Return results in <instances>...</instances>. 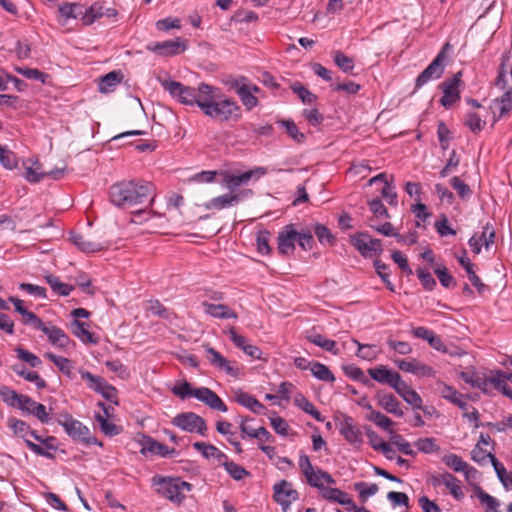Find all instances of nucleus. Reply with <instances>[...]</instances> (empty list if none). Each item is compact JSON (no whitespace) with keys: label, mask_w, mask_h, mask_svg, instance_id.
<instances>
[{"label":"nucleus","mask_w":512,"mask_h":512,"mask_svg":"<svg viewBox=\"0 0 512 512\" xmlns=\"http://www.w3.org/2000/svg\"><path fill=\"white\" fill-rule=\"evenodd\" d=\"M506 372L501 370L490 371V374H485V382L487 384V393L489 394L493 389H500L505 382Z\"/></svg>","instance_id":"obj_44"},{"label":"nucleus","mask_w":512,"mask_h":512,"mask_svg":"<svg viewBox=\"0 0 512 512\" xmlns=\"http://www.w3.org/2000/svg\"><path fill=\"white\" fill-rule=\"evenodd\" d=\"M141 445L142 448L140 453L144 456H147V454H153L166 457L175 452L174 449L170 450L166 445L154 440L150 436L143 437Z\"/></svg>","instance_id":"obj_25"},{"label":"nucleus","mask_w":512,"mask_h":512,"mask_svg":"<svg viewBox=\"0 0 512 512\" xmlns=\"http://www.w3.org/2000/svg\"><path fill=\"white\" fill-rule=\"evenodd\" d=\"M205 351L207 354V359L211 363L212 366L216 367L217 369L224 371L226 374L232 377H238L239 370L234 365V362H230L227 360L222 354H220L216 349L213 347H205Z\"/></svg>","instance_id":"obj_18"},{"label":"nucleus","mask_w":512,"mask_h":512,"mask_svg":"<svg viewBox=\"0 0 512 512\" xmlns=\"http://www.w3.org/2000/svg\"><path fill=\"white\" fill-rule=\"evenodd\" d=\"M354 487L355 490L359 492V496L363 501L378 492V485L375 483L367 484L365 482H358L355 483Z\"/></svg>","instance_id":"obj_61"},{"label":"nucleus","mask_w":512,"mask_h":512,"mask_svg":"<svg viewBox=\"0 0 512 512\" xmlns=\"http://www.w3.org/2000/svg\"><path fill=\"white\" fill-rule=\"evenodd\" d=\"M12 369L17 375L23 377L25 380L35 383L38 389L46 387V381L42 379L37 372L27 370L24 365L16 364Z\"/></svg>","instance_id":"obj_38"},{"label":"nucleus","mask_w":512,"mask_h":512,"mask_svg":"<svg viewBox=\"0 0 512 512\" xmlns=\"http://www.w3.org/2000/svg\"><path fill=\"white\" fill-rule=\"evenodd\" d=\"M72 333L84 343H96L94 335L88 330L87 324L78 319H74L72 324Z\"/></svg>","instance_id":"obj_39"},{"label":"nucleus","mask_w":512,"mask_h":512,"mask_svg":"<svg viewBox=\"0 0 512 512\" xmlns=\"http://www.w3.org/2000/svg\"><path fill=\"white\" fill-rule=\"evenodd\" d=\"M310 371H311L312 375L318 380L326 381V382H334L335 381V377H334L333 373L330 371V369L326 365H324L320 362L312 361V366H311Z\"/></svg>","instance_id":"obj_43"},{"label":"nucleus","mask_w":512,"mask_h":512,"mask_svg":"<svg viewBox=\"0 0 512 512\" xmlns=\"http://www.w3.org/2000/svg\"><path fill=\"white\" fill-rule=\"evenodd\" d=\"M104 16V6L101 2L92 4L88 9L83 11V23L86 25L92 24L95 20Z\"/></svg>","instance_id":"obj_45"},{"label":"nucleus","mask_w":512,"mask_h":512,"mask_svg":"<svg viewBox=\"0 0 512 512\" xmlns=\"http://www.w3.org/2000/svg\"><path fill=\"white\" fill-rule=\"evenodd\" d=\"M43 329L41 331L46 334L49 342L56 347L65 348L69 344V337L64 333V331L53 325L44 324Z\"/></svg>","instance_id":"obj_28"},{"label":"nucleus","mask_w":512,"mask_h":512,"mask_svg":"<svg viewBox=\"0 0 512 512\" xmlns=\"http://www.w3.org/2000/svg\"><path fill=\"white\" fill-rule=\"evenodd\" d=\"M123 80V74L120 71H111L99 79L98 89L102 93H108L118 86Z\"/></svg>","instance_id":"obj_35"},{"label":"nucleus","mask_w":512,"mask_h":512,"mask_svg":"<svg viewBox=\"0 0 512 512\" xmlns=\"http://www.w3.org/2000/svg\"><path fill=\"white\" fill-rule=\"evenodd\" d=\"M202 306L204 308V312L211 317L218 319H237V314L227 305L213 304L208 301H203Z\"/></svg>","instance_id":"obj_29"},{"label":"nucleus","mask_w":512,"mask_h":512,"mask_svg":"<svg viewBox=\"0 0 512 512\" xmlns=\"http://www.w3.org/2000/svg\"><path fill=\"white\" fill-rule=\"evenodd\" d=\"M266 174V169L262 167H258L254 170L246 171L240 173L238 175H225L224 183L228 189L233 190L243 184L249 182V180L256 176L257 178Z\"/></svg>","instance_id":"obj_20"},{"label":"nucleus","mask_w":512,"mask_h":512,"mask_svg":"<svg viewBox=\"0 0 512 512\" xmlns=\"http://www.w3.org/2000/svg\"><path fill=\"white\" fill-rule=\"evenodd\" d=\"M291 88L293 92L298 95V97L304 104H311L317 99L315 94L310 92L306 87H304L300 83L293 84Z\"/></svg>","instance_id":"obj_62"},{"label":"nucleus","mask_w":512,"mask_h":512,"mask_svg":"<svg viewBox=\"0 0 512 512\" xmlns=\"http://www.w3.org/2000/svg\"><path fill=\"white\" fill-rule=\"evenodd\" d=\"M443 72V53H438L434 60L416 78L415 89L421 88L431 80L439 79Z\"/></svg>","instance_id":"obj_11"},{"label":"nucleus","mask_w":512,"mask_h":512,"mask_svg":"<svg viewBox=\"0 0 512 512\" xmlns=\"http://www.w3.org/2000/svg\"><path fill=\"white\" fill-rule=\"evenodd\" d=\"M458 376L468 385L473 388L487 393V384L485 380V373L477 371L474 367H468L458 373Z\"/></svg>","instance_id":"obj_23"},{"label":"nucleus","mask_w":512,"mask_h":512,"mask_svg":"<svg viewBox=\"0 0 512 512\" xmlns=\"http://www.w3.org/2000/svg\"><path fill=\"white\" fill-rule=\"evenodd\" d=\"M233 396L234 400L246 407L247 409L251 410L253 413L261 414L263 410L265 409V406L260 403L254 396L250 395L249 393L243 391L242 389H235L233 390Z\"/></svg>","instance_id":"obj_27"},{"label":"nucleus","mask_w":512,"mask_h":512,"mask_svg":"<svg viewBox=\"0 0 512 512\" xmlns=\"http://www.w3.org/2000/svg\"><path fill=\"white\" fill-rule=\"evenodd\" d=\"M294 403L299 408H301L305 413L309 414L318 422H323L324 417L322 414L315 408L312 402H310L304 395L298 394L294 398Z\"/></svg>","instance_id":"obj_40"},{"label":"nucleus","mask_w":512,"mask_h":512,"mask_svg":"<svg viewBox=\"0 0 512 512\" xmlns=\"http://www.w3.org/2000/svg\"><path fill=\"white\" fill-rule=\"evenodd\" d=\"M23 395L8 386H0V397L8 406L16 408Z\"/></svg>","instance_id":"obj_52"},{"label":"nucleus","mask_w":512,"mask_h":512,"mask_svg":"<svg viewBox=\"0 0 512 512\" xmlns=\"http://www.w3.org/2000/svg\"><path fill=\"white\" fill-rule=\"evenodd\" d=\"M152 194L153 185L149 182L121 181L109 190L111 203L123 209L143 203Z\"/></svg>","instance_id":"obj_1"},{"label":"nucleus","mask_w":512,"mask_h":512,"mask_svg":"<svg viewBox=\"0 0 512 512\" xmlns=\"http://www.w3.org/2000/svg\"><path fill=\"white\" fill-rule=\"evenodd\" d=\"M414 444L420 452L425 454L437 452L440 449V447L436 444L435 439L432 437L419 438Z\"/></svg>","instance_id":"obj_57"},{"label":"nucleus","mask_w":512,"mask_h":512,"mask_svg":"<svg viewBox=\"0 0 512 512\" xmlns=\"http://www.w3.org/2000/svg\"><path fill=\"white\" fill-rule=\"evenodd\" d=\"M251 193H252L251 190H248L246 192H241V193L229 192V193L212 198L211 200H209L208 202H206L204 204V207L207 210H217V211L227 209V208L236 206L243 199L244 196H246L247 194H251Z\"/></svg>","instance_id":"obj_12"},{"label":"nucleus","mask_w":512,"mask_h":512,"mask_svg":"<svg viewBox=\"0 0 512 512\" xmlns=\"http://www.w3.org/2000/svg\"><path fill=\"white\" fill-rule=\"evenodd\" d=\"M29 161L31 162V165H28L27 162L24 163V177L30 183H38L45 177V172L42 171L41 165L38 160Z\"/></svg>","instance_id":"obj_41"},{"label":"nucleus","mask_w":512,"mask_h":512,"mask_svg":"<svg viewBox=\"0 0 512 512\" xmlns=\"http://www.w3.org/2000/svg\"><path fill=\"white\" fill-rule=\"evenodd\" d=\"M368 373L373 380L381 384H387L392 388L401 377L399 373L389 370L384 365L369 368Z\"/></svg>","instance_id":"obj_22"},{"label":"nucleus","mask_w":512,"mask_h":512,"mask_svg":"<svg viewBox=\"0 0 512 512\" xmlns=\"http://www.w3.org/2000/svg\"><path fill=\"white\" fill-rule=\"evenodd\" d=\"M340 434L352 445L360 446L363 443V435L355 425L351 416L343 415L339 421Z\"/></svg>","instance_id":"obj_16"},{"label":"nucleus","mask_w":512,"mask_h":512,"mask_svg":"<svg viewBox=\"0 0 512 512\" xmlns=\"http://www.w3.org/2000/svg\"><path fill=\"white\" fill-rule=\"evenodd\" d=\"M343 371L349 378L358 381L366 386L371 385V381L369 378L366 377L365 373L361 368L354 364L345 365L343 366Z\"/></svg>","instance_id":"obj_51"},{"label":"nucleus","mask_w":512,"mask_h":512,"mask_svg":"<svg viewBox=\"0 0 512 512\" xmlns=\"http://www.w3.org/2000/svg\"><path fill=\"white\" fill-rule=\"evenodd\" d=\"M201 111L207 117L218 121H229L240 117V107L233 99L220 93V90L211 85V91L201 105Z\"/></svg>","instance_id":"obj_2"},{"label":"nucleus","mask_w":512,"mask_h":512,"mask_svg":"<svg viewBox=\"0 0 512 512\" xmlns=\"http://www.w3.org/2000/svg\"><path fill=\"white\" fill-rule=\"evenodd\" d=\"M306 339L310 343H313L314 345L332 353L333 355H338L340 353L339 349L337 348V343L334 340L325 338L321 334H309L306 336Z\"/></svg>","instance_id":"obj_37"},{"label":"nucleus","mask_w":512,"mask_h":512,"mask_svg":"<svg viewBox=\"0 0 512 512\" xmlns=\"http://www.w3.org/2000/svg\"><path fill=\"white\" fill-rule=\"evenodd\" d=\"M158 486V492L171 502L180 504L184 499V491H191L192 485L180 478H164L160 477L155 480Z\"/></svg>","instance_id":"obj_5"},{"label":"nucleus","mask_w":512,"mask_h":512,"mask_svg":"<svg viewBox=\"0 0 512 512\" xmlns=\"http://www.w3.org/2000/svg\"><path fill=\"white\" fill-rule=\"evenodd\" d=\"M231 87L235 90L241 102L248 110L257 106L258 99L245 87V77L236 78L231 83Z\"/></svg>","instance_id":"obj_24"},{"label":"nucleus","mask_w":512,"mask_h":512,"mask_svg":"<svg viewBox=\"0 0 512 512\" xmlns=\"http://www.w3.org/2000/svg\"><path fill=\"white\" fill-rule=\"evenodd\" d=\"M46 281L51 289L58 295L68 296L73 290V286L61 282L59 278L54 275L46 276Z\"/></svg>","instance_id":"obj_49"},{"label":"nucleus","mask_w":512,"mask_h":512,"mask_svg":"<svg viewBox=\"0 0 512 512\" xmlns=\"http://www.w3.org/2000/svg\"><path fill=\"white\" fill-rule=\"evenodd\" d=\"M45 357L49 359L51 362H53L57 368L65 375H67L70 378H73L72 375V364L71 361L67 358L57 356L51 352H48L45 354Z\"/></svg>","instance_id":"obj_47"},{"label":"nucleus","mask_w":512,"mask_h":512,"mask_svg":"<svg viewBox=\"0 0 512 512\" xmlns=\"http://www.w3.org/2000/svg\"><path fill=\"white\" fill-rule=\"evenodd\" d=\"M351 243L356 250L365 258L379 256L382 249L380 239L371 238L368 233L359 232L351 236Z\"/></svg>","instance_id":"obj_8"},{"label":"nucleus","mask_w":512,"mask_h":512,"mask_svg":"<svg viewBox=\"0 0 512 512\" xmlns=\"http://www.w3.org/2000/svg\"><path fill=\"white\" fill-rule=\"evenodd\" d=\"M280 124L285 127L287 134L297 143H302L305 140V135L298 129L297 125L292 120H283Z\"/></svg>","instance_id":"obj_59"},{"label":"nucleus","mask_w":512,"mask_h":512,"mask_svg":"<svg viewBox=\"0 0 512 512\" xmlns=\"http://www.w3.org/2000/svg\"><path fill=\"white\" fill-rule=\"evenodd\" d=\"M458 261L467 272L468 278L472 285L477 288L478 292H482L485 285L481 282V279L476 275L473 269L474 265L471 263L470 259L464 255L460 257Z\"/></svg>","instance_id":"obj_42"},{"label":"nucleus","mask_w":512,"mask_h":512,"mask_svg":"<svg viewBox=\"0 0 512 512\" xmlns=\"http://www.w3.org/2000/svg\"><path fill=\"white\" fill-rule=\"evenodd\" d=\"M80 375L81 378L87 382L88 387L96 393H100L107 382L102 377L93 375L89 371L80 370Z\"/></svg>","instance_id":"obj_50"},{"label":"nucleus","mask_w":512,"mask_h":512,"mask_svg":"<svg viewBox=\"0 0 512 512\" xmlns=\"http://www.w3.org/2000/svg\"><path fill=\"white\" fill-rule=\"evenodd\" d=\"M70 240L80 251L85 253H94L103 249L101 243L87 240L79 233L71 232Z\"/></svg>","instance_id":"obj_32"},{"label":"nucleus","mask_w":512,"mask_h":512,"mask_svg":"<svg viewBox=\"0 0 512 512\" xmlns=\"http://www.w3.org/2000/svg\"><path fill=\"white\" fill-rule=\"evenodd\" d=\"M58 423L64 428L65 432L75 441H80L85 444H95L102 446L101 442L91 435L88 427L83 425L80 421L74 419L69 414L61 415Z\"/></svg>","instance_id":"obj_7"},{"label":"nucleus","mask_w":512,"mask_h":512,"mask_svg":"<svg viewBox=\"0 0 512 512\" xmlns=\"http://www.w3.org/2000/svg\"><path fill=\"white\" fill-rule=\"evenodd\" d=\"M147 50L160 56H174L184 52L187 48V42L176 40H167L155 42L147 45Z\"/></svg>","instance_id":"obj_14"},{"label":"nucleus","mask_w":512,"mask_h":512,"mask_svg":"<svg viewBox=\"0 0 512 512\" xmlns=\"http://www.w3.org/2000/svg\"><path fill=\"white\" fill-rule=\"evenodd\" d=\"M16 353L20 360L28 363L33 368H37L42 364V362L38 356H36L35 354L31 353L30 351H28L26 349L17 348Z\"/></svg>","instance_id":"obj_63"},{"label":"nucleus","mask_w":512,"mask_h":512,"mask_svg":"<svg viewBox=\"0 0 512 512\" xmlns=\"http://www.w3.org/2000/svg\"><path fill=\"white\" fill-rule=\"evenodd\" d=\"M0 163L6 169L12 170L17 167L16 155L0 144Z\"/></svg>","instance_id":"obj_60"},{"label":"nucleus","mask_w":512,"mask_h":512,"mask_svg":"<svg viewBox=\"0 0 512 512\" xmlns=\"http://www.w3.org/2000/svg\"><path fill=\"white\" fill-rule=\"evenodd\" d=\"M357 346L358 351L356 355L364 360L372 361L377 356V350L375 345L371 344H361L358 340H352Z\"/></svg>","instance_id":"obj_55"},{"label":"nucleus","mask_w":512,"mask_h":512,"mask_svg":"<svg viewBox=\"0 0 512 512\" xmlns=\"http://www.w3.org/2000/svg\"><path fill=\"white\" fill-rule=\"evenodd\" d=\"M442 462L451 468L454 472H462L464 473L467 480H469V473L477 474V470L471 467L467 462H465L460 456L457 454H447L442 457Z\"/></svg>","instance_id":"obj_26"},{"label":"nucleus","mask_w":512,"mask_h":512,"mask_svg":"<svg viewBox=\"0 0 512 512\" xmlns=\"http://www.w3.org/2000/svg\"><path fill=\"white\" fill-rule=\"evenodd\" d=\"M172 423L186 432L198 433L202 436H204L207 431L205 420L193 412H185L176 415Z\"/></svg>","instance_id":"obj_9"},{"label":"nucleus","mask_w":512,"mask_h":512,"mask_svg":"<svg viewBox=\"0 0 512 512\" xmlns=\"http://www.w3.org/2000/svg\"><path fill=\"white\" fill-rule=\"evenodd\" d=\"M391 443L395 445L400 452L408 456H414L415 451L412 449L411 444L404 439V437L400 434H397L393 431L390 437Z\"/></svg>","instance_id":"obj_54"},{"label":"nucleus","mask_w":512,"mask_h":512,"mask_svg":"<svg viewBox=\"0 0 512 512\" xmlns=\"http://www.w3.org/2000/svg\"><path fill=\"white\" fill-rule=\"evenodd\" d=\"M274 500L282 507L284 512H287L292 502L296 501L299 494L291 487V484L286 480L274 484Z\"/></svg>","instance_id":"obj_10"},{"label":"nucleus","mask_w":512,"mask_h":512,"mask_svg":"<svg viewBox=\"0 0 512 512\" xmlns=\"http://www.w3.org/2000/svg\"><path fill=\"white\" fill-rule=\"evenodd\" d=\"M367 419L373 422L376 426L380 427L381 429L388 431L389 433H393V430L391 429L393 421L389 417L382 414L381 412L372 410L370 414L367 416Z\"/></svg>","instance_id":"obj_48"},{"label":"nucleus","mask_w":512,"mask_h":512,"mask_svg":"<svg viewBox=\"0 0 512 512\" xmlns=\"http://www.w3.org/2000/svg\"><path fill=\"white\" fill-rule=\"evenodd\" d=\"M59 23L66 24L69 19H76L83 15V6L79 3H62L58 6Z\"/></svg>","instance_id":"obj_33"},{"label":"nucleus","mask_w":512,"mask_h":512,"mask_svg":"<svg viewBox=\"0 0 512 512\" xmlns=\"http://www.w3.org/2000/svg\"><path fill=\"white\" fill-rule=\"evenodd\" d=\"M193 447L206 459L214 458L219 464L227 459L226 454L220 451L216 446L205 442H195Z\"/></svg>","instance_id":"obj_34"},{"label":"nucleus","mask_w":512,"mask_h":512,"mask_svg":"<svg viewBox=\"0 0 512 512\" xmlns=\"http://www.w3.org/2000/svg\"><path fill=\"white\" fill-rule=\"evenodd\" d=\"M393 389L414 409H422V399L420 395L411 386L404 382L402 377H400Z\"/></svg>","instance_id":"obj_21"},{"label":"nucleus","mask_w":512,"mask_h":512,"mask_svg":"<svg viewBox=\"0 0 512 512\" xmlns=\"http://www.w3.org/2000/svg\"><path fill=\"white\" fill-rule=\"evenodd\" d=\"M172 393L181 399L194 397L213 410L220 412H227L228 410L222 399L207 387L192 388L189 382L183 381L172 388Z\"/></svg>","instance_id":"obj_4"},{"label":"nucleus","mask_w":512,"mask_h":512,"mask_svg":"<svg viewBox=\"0 0 512 512\" xmlns=\"http://www.w3.org/2000/svg\"><path fill=\"white\" fill-rule=\"evenodd\" d=\"M461 81V72L456 73L452 78L444 81L441 84L443 96L440 99V103L445 108H450L455 102L460 99V93L458 86Z\"/></svg>","instance_id":"obj_15"},{"label":"nucleus","mask_w":512,"mask_h":512,"mask_svg":"<svg viewBox=\"0 0 512 512\" xmlns=\"http://www.w3.org/2000/svg\"><path fill=\"white\" fill-rule=\"evenodd\" d=\"M298 231L293 224H288L278 233V252L281 255H291L295 250Z\"/></svg>","instance_id":"obj_17"},{"label":"nucleus","mask_w":512,"mask_h":512,"mask_svg":"<svg viewBox=\"0 0 512 512\" xmlns=\"http://www.w3.org/2000/svg\"><path fill=\"white\" fill-rule=\"evenodd\" d=\"M321 495L330 502H335L346 507L352 505V499L349 498L348 494L338 488L325 487Z\"/></svg>","instance_id":"obj_36"},{"label":"nucleus","mask_w":512,"mask_h":512,"mask_svg":"<svg viewBox=\"0 0 512 512\" xmlns=\"http://www.w3.org/2000/svg\"><path fill=\"white\" fill-rule=\"evenodd\" d=\"M96 421L99 423L101 431L109 437L116 436L120 434L122 431V428L120 426H117L113 422H110L105 416H103L100 413H97L95 415Z\"/></svg>","instance_id":"obj_46"},{"label":"nucleus","mask_w":512,"mask_h":512,"mask_svg":"<svg viewBox=\"0 0 512 512\" xmlns=\"http://www.w3.org/2000/svg\"><path fill=\"white\" fill-rule=\"evenodd\" d=\"M394 363L397 365V367L408 373H412L417 376H423V377H432L434 376V370L422 363L421 361L411 358V359H398L395 360Z\"/></svg>","instance_id":"obj_19"},{"label":"nucleus","mask_w":512,"mask_h":512,"mask_svg":"<svg viewBox=\"0 0 512 512\" xmlns=\"http://www.w3.org/2000/svg\"><path fill=\"white\" fill-rule=\"evenodd\" d=\"M299 468L304 474L307 483L320 490L326 487L324 484H334L335 479L326 471L322 469H314L311 464L310 458L306 454H301L299 457Z\"/></svg>","instance_id":"obj_6"},{"label":"nucleus","mask_w":512,"mask_h":512,"mask_svg":"<svg viewBox=\"0 0 512 512\" xmlns=\"http://www.w3.org/2000/svg\"><path fill=\"white\" fill-rule=\"evenodd\" d=\"M7 425L12 430L14 435L21 437L25 440L27 439V435L30 434L35 440L44 443L47 446V448H53V445L50 444V442L54 440L53 437H47L46 439H43L36 433L35 430H32L25 421L17 419L15 417H11L8 419Z\"/></svg>","instance_id":"obj_13"},{"label":"nucleus","mask_w":512,"mask_h":512,"mask_svg":"<svg viewBox=\"0 0 512 512\" xmlns=\"http://www.w3.org/2000/svg\"><path fill=\"white\" fill-rule=\"evenodd\" d=\"M473 493L483 505L485 512H500V501L485 492L479 485L474 486Z\"/></svg>","instance_id":"obj_31"},{"label":"nucleus","mask_w":512,"mask_h":512,"mask_svg":"<svg viewBox=\"0 0 512 512\" xmlns=\"http://www.w3.org/2000/svg\"><path fill=\"white\" fill-rule=\"evenodd\" d=\"M333 60L335 64L345 73L351 72L354 68L353 59L346 56L341 51L333 52Z\"/></svg>","instance_id":"obj_56"},{"label":"nucleus","mask_w":512,"mask_h":512,"mask_svg":"<svg viewBox=\"0 0 512 512\" xmlns=\"http://www.w3.org/2000/svg\"><path fill=\"white\" fill-rule=\"evenodd\" d=\"M499 105L500 114L503 115L512 110V89L506 90L503 95L495 100Z\"/></svg>","instance_id":"obj_64"},{"label":"nucleus","mask_w":512,"mask_h":512,"mask_svg":"<svg viewBox=\"0 0 512 512\" xmlns=\"http://www.w3.org/2000/svg\"><path fill=\"white\" fill-rule=\"evenodd\" d=\"M221 465L224 466L227 473L236 481L242 480L245 476L250 474L244 467L233 461H228L227 459L224 460Z\"/></svg>","instance_id":"obj_53"},{"label":"nucleus","mask_w":512,"mask_h":512,"mask_svg":"<svg viewBox=\"0 0 512 512\" xmlns=\"http://www.w3.org/2000/svg\"><path fill=\"white\" fill-rule=\"evenodd\" d=\"M378 405L388 413L401 417L404 412L400 407V402L390 393L378 392L377 394Z\"/></svg>","instance_id":"obj_30"},{"label":"nucleus","mask_w":512,"mask_h":512,"mask_svg":"<svg viewBox=\"0 0 512 512\" xmlns=\"http://www.w3.org/2000/svg\"><path fill=\"white\" fill-rule=\"evenodd\" d=\"M162 87L170 93L171 96L188 106H198L201 109L202 102L205 101L207 93L211 91V85L200 83L197 87L185 86L174 80L160 81Z\"/></svg>","instance_id":"obj_3"},{"label":"nucleus","mask_w":512,"mask_h":512,"mask_svg":"<svg viewBox=\"0 0 512 512\" xmlns=\"http://www.w3.org/2000/svg\"><path fill=\"white\" fill-rule=\"evenodd\" d=\"M314 232L319 240V242L323 245H333L335 242V237L331 233V231L322 224H316L314 227Z\"/></svg>","instance_id":"obj_58"}]
</instances>
